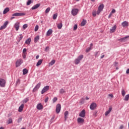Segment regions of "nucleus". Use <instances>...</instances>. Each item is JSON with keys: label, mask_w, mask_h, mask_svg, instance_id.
I'll use <instances>...</instances> for the list:
<instances>
[{"label": "nucleus", "mask_w": 129, "mask_h": 129, "mask_svg": "<svg viewBox=\"0 0 129 129\" xmlns=\"http://www.w3.org/2000/svg\"><path fill=\"white\" fill-rule=\"evenodd\" d=\"M108 96H110V97H111L112 98L113 97V95L112 94H109L108 95Z\"/></svg>", "instance_id": "nucleus-57"}, {"label": "nucleus", "mask_w": 129, "mask_h": 129, "mask_svg": "<svg viewBox=\"0 0 129 129\" xmlns=\"http://www.w3.org/2000/svg\"><path fill=\"white\" fill-rule=\"evenodd\" d=\"M51 10V9H50V8H47L46 9V10H45V14H48V13H49V12H50V10Z\"/></svg>", "instance_id": "nucleus-42"}, {"label": "nucleus", "mask_w": 129, "mask_h": 129, "mask_svg": "<svg viewBox=\"0 0 129 129\" xmlns=\"http://www.w3.org/2000/svg\"><path fill=\"white\" fill-rule=\"evenodd\" d=\"M115 65H117V64H118V62H117V61H115L114 62Z\"/></svg>", "instance_id": "nucleus-63"}, {"label": "nucleus", "mask_w": 129, "mask_h": 129, "mask_svg": "<svg viewBox=\"0 0 129 129\" xmlns=\"http://www.w3.org/2000/svg\"><path fill=\"white\" fill-rule=\"evenodd\" d=\"M78 123H83L84 122V119L82 118H78L77 119Z\"/></svg>", "instance_id": "nucleus-17"}, {"label": "nucleus", "mask_w": 129, "mask_h": 129, "mask_svg": "<svg viewBox=\"0 0 129 129\" xmlns=\"http://www.w3.org/2000/svg\"><path fill=\"white\" fill-rule=\"evenodd\" d=\"M79 63H80V60H79L78 58H76V59L75 60V63L76 65H78V64H79Z\"/></svg>", "instance_id": "nucleus-35"}, {"label": "nucleus", "mask_w": 129, "mask_h": 129, "mask_svg": "<svg viewBox=\"0 0 129 129\" xmlns=\"http://www.w3.org/2000/svg\"><path fill=\"white\" fill-rule=\"evenodd\" d=\"M42 62H43V59H39L36 63L37 67L40 66V65L42 64Z\"/></svg>", "instance_id": "nucleus-24"}, {"label": "nucleus", "mask_w": 129, "mask_h": 129, "mask_svg": "<svg viewBox=\"0 0 129 129\" xmlns=\"http://www.w3.org/2000/svg\"><path fill=\"white\" fill-rule=\"evenodd\" d=\"M55 62H56L55 59H53L51 61V62H49V65H50L51 66H52V65H54V64H55Z\"/></svg>", "instance_id": "nucleus-34"}, {"label": "nucleus", "mask_w": 129, "mask_h": 129, "mask_svg": "<svg viewBox=\"0 0 129 129\" xmlns=\"http://www.w3.org/2000/svg\"><path fill=\"white\" fill-rule=\"evenodd\" d=\"M23 28L24 30H26V29H27L28 28V24H24L23 26Z\"/></svg>", "instance_id": "nucleus-47"}, {"label": "nucleus", "mask_w": 129, "mask_h": 129, "mask_svg": "<svg viewBox=\"0 0 129 129\" xmlns=\"http://www.w3.org/2000/svg\"><path fill=\"white\" fill-rule=\"evenodd\" d=\"M48 100H49V97H47L44 100V102H45V103L48 102Z\"/></svg>", "instance_id": "nucleus-50"}, {"label": "nucleus", "mask_w": 129, "mask_h": 129, "mask_svg": "<svg viewBox=\"0 0 129 129\" xmlns=\"http://www.w3.org/2000/svg\"><path fill=\"white\" fill-rule=\"evenodd\" d=\"M36 108L38 110H41V109H43V105H42V103H38L37 105Z\"/></svg>", "instance_id": "nucleus-13"}, {"label": "nucleus", "mask_w": 129, "mask_h": 129, "mask_svg": "<svg viewBox=\"0 0 129 129\" xmlns=\"http://www.w3.org/2000/svg\"><path fill=\"white\" fill-rule=\"evenodd\" d=\"M62 27H63V24H62V23H60L57 24V28L59 30H61V29H62Z\"/></svg>", "instance_id": "nucleus-26"}, {"label": "nucleus", "mask_w": 129, "mask_h": 129, "mask_svg": "<svg viewBox=\"0 0 129 129\" xmlns=\"http://www.w3.org/2000/svg\"><path fill=\"white\" fill-rule=\"evenodd\" d=\"M57 17H58V14L56 13V14H53V19L56 20V19H57Z\"/></svg>", "instance_id": "nucleus-37"}, {"label": "nucleus", "mask_w": 129, "mask_h": 129, "mask_svg": "<svg viewBox=\"0 0 129 129\" xmlns=\"http://www.w3.org/2000/svg\"><path fill=\"white\" fill-rule=\"evenodd\" d=\"M74 31H76L77 30V24H75L74 26Z\"/></svg>", "instance_id": "nucleus-49"}, {"label": "nucleus", "mask_w": 129, "mask_h": 129, "mask_svg": "<svg viewBox=\"0 0 129 129\" xmlns=\"http://www.w3.org/2000/svg\"><path fill=\"white\" fill-rule=\"evenodd\" d=\"M85 99H84V98H82L80 101V103H81L82 104H83V103H84V101H85Z\"/></svg>", "instance_id": "nucleus-43"}, {"label": "nucleus", "mask_w": 129, "mask_h": 129, "mask_svg": "<svg viewBox=\"0 0 129 129\" xmlns=\"http://www.w3.org/2000/svg\"><path fill=\"white\" fill-rule=\"evenodd\" d=\"M10 123H13V119L10 117L7 121V124H10Z\"/></svg>", "instance_id": "nucleus-30"}, {"label": "nucleus", "mask_w": 129, "mask_h": 129, "mask_svg": "<svg viewBox=\"0 0 129 129\" xmlns=\"http://www.w3.org/2000/svg\"><path fill=\"white\" fill-rule=\"evenodd\" d=\"M45 52H48L49 51V46H46L45 49Z\"/></svg>", "instance_id": "nucleus-51"}, {"label": "nucleus", "mask_w": 129, "mask_h": 129, "mask_svg": "<svg viewBox=\"0 0 129 129\" xmlns=\"http://www.w3.org/2000/svg\"><path fill=\"white\" fill-rule=\"evenodd\" d=\"M103 8H104V6L103 4H101L99 7L97 12V15H99L101 12L103 10Z\"/></svg>", "instance_id": "nucleus-1"}, {"label": "nucleus", "mask_w": 129, "mask_h": 129, "mask_svg": "<svg viewBox=\"0 0 129 129\" xmlns=\"http://www.w3.org/2000/svg\"><path fill=\"white\" fill-rule=\"evenodd\" d=\"M86 23H87L86 20H83L81 23V26L82 27H83V26H85V25L86 24Z\"/></svg>", "instance_id": "nucleus-28"}, {"label": "nucleus", "mask_w": 129, "mask_h": 129, "mask_svg": "<svg viewBox=\"0 0 129 129\" xmlns=\"http://www.w3.org/2000/svg\"><path fill=\"white\" fill-rule=\"evenodd\" d=\"M69 114V112H68V111H66L64 112V120L65 121L67 120V119L68 118Z\"/></svg>", "instance_id": "nucleus-20"}, {"label": "nucleus", "mask_w": 129, "mask_h": 129, "mask_svg": "<svg viewBox=\"0 0 129 129\" xmlns=\"http://www.w3.org/2000/svg\"><path fill=\"white\" fill-rule=\"evenodd\" d=\"M28 101H29V98H26L22 101V102L23 103H27Z\"/></svg>", "instance_id": "nucleus-33"}, {"label": "nucleus", "mask_w": 129, "mask_h": 129, "mask_svg": "<svg viewBox=\"0 0 129 129\" xmlns=\"http://www.w3.org/2000/svg\"><path fill=\"white\" fill-rule=\"evenodd\" d=\"M8 12H10V8H6L5 9H4L3 11V14L6 15V14H7V13H8Z\"/></svg>", "instance_id": "nucleus-25"}, {"label": "nucleus", "mask_w": 129, "mask_h": 129, "mask_svg": "<svg viewBox=\"0 0 129 129\" xmlns=\"http://www.w3.org/2000/svg\"><path fill=\"white\" fill-rule=\"evenodd\" d=\"M26 52H27V48H24L23 50V54H26Z\"/></svg>", "instance_id": "nucleus-52"}, {"label": "nucleus", "mask_w": 129, "mask_h": 129, "mask_svg": "<svg viewBox=\"0 0 129 129\" xmlns=\"http://www.w3.org/2000/svg\"><path fill=\"white\" fill-rule=\"evenodd\" d=\"M61 111V105L60 104H57L56 107V113H59Z\"/></svg>", "instance_id": "nucleus-10"}, {"label": "nucleus", "mask_w": 129, "mask_h": 129, "mask_svg": "<svg viewBox=\"0 0 129 129\" xmlns=\"http://www.w3.org/2000/svg\"><path fill=\"white\" fill-rule=\"evenodd\" d=\"M128 99H129V94L126 95L124 98L123 99V100H124V101H128Z\"/></svg>", "instance_id": "nucleus-29"}, {"label": "nucleus", "mask_w": 129, "mask_h": 129, "mask_svg": "<svg viewBox=\"0 0 129 129\" xmlns=\"http://www.w3.org/2000/svg\"><path fill=\"white\" fill-rule=\"evenodd\" d=\"M21 121H22V118H19L18 120V122H21Z\"/></svg>", "instance_id": "nucleus-55"}, {"label": "nucleus", "mask_w": 129, "mask_h": 129, "mask_svg": "<svg viewBox=\"0 0 129 129\" xmlns=\"http://www.w3.org/2000/svg\"><path fill=\"white\" fill-rule=\"evenodd\" d=\"M115 29H116V25H114L110 29V32L114 33L115 32Z\"/></svg>", "instance_id": "nucleus-19"}, {"label": "nucleus", "mask_w": 129, "mask_h": 129, "mask_svg": "<svg viewBox=\"0 0 129 129\" xmlns=\"http://www.w3.org/2000/svg\"><path fill=\"white\" fill-rule=\"evenodd\" d=\"M123 125L121 124L120 126L119 129H123Z\"/></svg>", "instance_id": "nucleus-58"}, {"label": "nucleus", "mask_w": 129, "mask_h": 129, "mask_svg": "<svg viewBox=\"0 0 129 129\" xmlns=\"http://www.w3.org/2000/svg\"><path fill=\"white\" fill-rule=\"evenodd\" d=\"M41 87V83H38L35 87L33 88V90H32V92H36V91H38V89H39L40 88V87Z\"/></svg>", "instance_id": "nucleus-3"}, {"label": "nucleus", "mask_w": 129, "mask_h": 129, "mask_svg": "<svg viewBox=\"0 0 129 129\" xmlns=\"http://www.w3.org/2000/svg\"><path fill=\"white\" fill-rule=\"evenodd\" d=\"M121 25H122V27H128V22H127V21H124L121 23Z\"/></svg>", "instance_id": "nucleus-21"}, {"label": "nucleus", "mask_w": 129, "mask_h": 129, "mask_svg": "<svg viewBox=\"0 0 129 129\" xmlns=\"http://www.w3.org/2000/svg\"><path fill=\"white\" fill-rule=\"evenodd\" d=\"M22 57L23 59H26V57H27V54L26 53H23Z\"/></svg>", "instance_id": "nucleus-48"}, {"label": "nucleus", "mask_w": 129, "mask_h": 129, "mask_svg": "<svg viewBox=\"0 0 129 129\" xmlns=\"http://www.w3.org/2000/svg\"><path fill=\"white\" fill-rule=\"evenodd\" d=\"M85 110L83 109L80 113H79V116L81 117H85Z\"/></svg>", "instance_id": "nucleus-14"}, {"label": "nucleus", "mask_w": 129, "mask_h": 129, "mask_svg": "<svg viewBox=\"0 0 129 129\" xmlns=\"http://www.w3.org/2000/svg\"><path fill=\"white\" fill-rule=\"evenodd\" d=\"M39 40H40V36H39V35H38L37 36H36L34 38V43H37V42H38V41H39Z\"/></svg>", "instance_id": "nucleus-27"}, {"label": "nucleus", "mask_w": 129, "mask_h": 129, "mask_svg": "<svg viewBox=\"0 0 129 129\" xmlns=\"http://www.w3.org/2000/svg\"><path fill=\"white\" fill-rule=\"evenodd\" d=\"M111 110H112V107H109L108 110H107L105 112V116H107V115H108V114L110 113V112L111 111Z\"/></svg>", "instance_id": "nucleus-16"}, {"label": "nucleus", "mask_w": 129, "mask_h": 129, "mask_svg": "<svg viewBox=\"0 0 129 129\" xmlns=\"http://www.w3.org/2000/svg\"><path fill=\"white\" fill-rule=\"evenodd\" d=\"M40 6H41L40 4H37L32 7L31 10H36V9H38Z\"/></svg>", "instance_id": "nucleus-18"}, {"label": "nucleus", "mask_w": 129, "mask_h": 129, "mask_svg": "<svg viewBox=\"0 0 129 129\" xmlns=\"http://www.w3.org/2000/svg\"><path fill=\"white\" fill-rule=\"evenodd\" d=\"M32 4V0H28L27 3V6H30Z\"/></svg>", "instance_id": "nucleus-45"}, {"label": "nucleus", "mask_w": 129, "mask_h": 129, "mask_svg": "<svg viewBox=\"0 0 129 129\" xmlns=\"http://www.w3.org/2000/svg\"><path fill=\"white\" fill-rule=\"evenodd\" d=\"M9 24V21H6L4 25L0 27V30H4V29H6L8 24Z\"/></svg>", "instance_id": "nucleus-9"}, {"label": "nucleus", "mask_w": 129, "mask_h": 129, "mask_svg": "<svg viewBox=\"0 0 129 129\" xmlns=\"http://www.w3.org/2000/svg\"><path fill=\"white\" fill-rule=\"evenodd\" d=\"M78 12H79L78 9H73L72 10L71 14L72 16H76L78 14Z\"/></svg>", "instance_id": "nucleus-4"}, {"label": "nucleus", "mask_w": 129, "mask_h": 129, "mask_svg": "<svg viewBox=\"0 0 129 129\" xmlns=\"http://www.w3.org/2000/svg\"><path fill=\"white\" fill-rule=\"evenodd\" d=\"M92 47H88V48H87L86 49V52L87 53H88V52H90V51L91 50H92Z\"/></svg>", "instance_id": "nucleus-39"}, {"label": "nucleus", "mask_w": 129, "mask_h": 129, "mask_svg": "<svg viewBox=\"0 0 129 129\" xmlns=\"http://www.w3.org/2000/svg\"><path fill=\"white\" fill-rule=\"evenodd\" d=\"M97 106V104H96V103L93 102L91 104L90 106V108L91 110H94V109L96 108Z\"/></svg>", "instance_id": "nucleus-6"}, {"label": "nucleus", "mask_w": 129, "mask_h": 129, "mask_svg": "<svg viewBox=\"0 0 129 129\" xmlns=\"http://www.w3.org/2000/svg\"><path fill=\"white\" fill-rule=\"evenodd\" d=\"M59 93H60V94H63V93H65V90L63 89H60L59 90Z\"/></svg>", "instance_id": "nucleus-36"}, {"label": "nucleus", "mask_w": 129, "mask_h": 129, "mask_svg": "<svg viewBox=\"0 0 129 129\" xmlns=\"http://www.w3.org/2000/svg\"><path fill=\"white\" fill-rule=\"evenodd\" d=\"M23 109H24V104H21L19 107L18 111L19 112H22L23 111Z\"/></svg>", "instance_id": "nucleus-22"}, {"label": "nucleus", "mask_w": 129, "mask_h": 129, "mask_svg": "<svg viewBox=\"0 0 129 129\" xmlns=\"http://www.w3.org/2000/svg\"><path fill=\"white\" fill-rule=\"evenodd\" d=\"M48 90H49V86H46L42 89L41 93V94H44L45 92H47V91H48Z\"/></svg>", "instance_id": "nucleus-8"}, {"label": "nucleus", "mask_w": 129, "mask_h": 129, "mask_svg": "<svg viewBox=\"0 0 129 129\" xmlns=\"http://www.w3.org/2000/svg\"><path fill=\"white\" fill-rule=\"evenodd\" d=\"M39 57H40V56L37 55V56H36V59H39Z\"/></svg>", "instance_id": "nucleus-64"}, {"label": "nucleus", "mask_w": 129, "mask_h": 129, "mask_svg": "<svg viewBox=\"0 0 129 129\" xmlns=\"http://www.w3.org/2000/svg\"><path fill=\"white\" fill-rule=\"evenodd\" d=\"M77 59H78L80 61H81L82 59H83V55L81 54L77 57Z\"/></svg>", "instance_id": "nucleus-32"}, {"label": "nucleus", "mask_w": 129, "mask_h": 129, "mask_svg": "<svg viewBox=\"0 0 129 129\" xmlns=\"http://www.w3.org/2000/svg\"><path fill=\"white\" fill-rule=\"evenodd\" d=\"M111 16H112V14L110 13L109 14V16H108V18H110V17H111Z\"/></svg>", "instance_id": "nucleus-60"}, {"label": "nucleus", "mask_w": 129, "mask_h": 129, "mask_svg": "<svg viewBox=\"0 0 129 129\" xmlns=\"http://www.w3.org/2000/svg\"><path fill=\"white\" fill-rule=\"evenodd\" d=\"M57 100H58V98L55 97L53 98L52 99V101L53 103H55V102H56V101H57Z\"/></svg>", "instance_id": "nucleus-41"}, {"label": "nucleus", "mask_w": 129, "mask_h": 129, "mask_svg": "<svg viewBox=\"0 0 129 129\" xmlns=\"http://www.w3.org/2000/svg\"><path fill=\"white\" fill-rule=\"evenodd\" d=\"M104 57V54H103V55L101 56L100 58L101 59L103 58V57Z\"/></svg>", "instance_id": "nucleus-61"}, {"label": "nucleus", "mask_w": 129, "mask_h": 129, "mask_svg": "<svg viewBox=\"0 0 129 129\" xmlns=\"http://www.w3.org/2000/svg\"><path fill=\"white\" fill-rule=\"evenodd\" d=\"M126 74H128V73H129V69H127V70L126 71Z\"/></svg>", "instance_id": "nucleus-59"}, {"label": "nucleus", "mask_w": 129, "mask_h": 129, "mask_svg": "<svg viewBox=\"0 0 129 129\" xmlns=\"http://www.w3.org/2000/svg\"><path fill=\"white\" fill-rule=\"evenodd\" d=\"M98 56H99V51L95 52V57L97 58Z\"/></svg>", "instance_id": "nucleus-38"}, {"label": "nucleus", "mask_w": 129, "mask_h": 129, "mask_svg": "<svg viewBox=\"0 0 129 129\" xmlns=\"http://www.w3.org/2000/svg\"><path fill=\"white\" fill-rule=\"evenodd\" d=\"M14 28H15L16 31H19V29H20V23L16 22L14 25Z\"/></svg>", "instance_id": "nucleus-15"}, {"label": "nucleus", "mask_w": 129, "mask_h": 129, "mask_svg": "<svg viewBox=\"0 0 129 129\" xmlns=\"http://www.w3.org/2000/svg\"><path fill=\"white\" fill-rule=\"evenodd\" d=\"M121 93L122 96H124V95H125V91H124L123 89H122Z\"/></svg>", "instance_id": "nucleus-40"}, {"label": "nucleus", "mask_w": 129, "mask_h": 129, "mask_svg": "<svg viewBox=\"0 0 129 129\" xmlns=\"http://www.w3.org/2000/svg\"><path fill=\"white\" fill-rule=\"evenodd\" d=\"M114 13H115V9H113V10L111 11V14H114Z\"/></svg>", "instance_id": "nucleus-56"}, {"label": "nucleus", "mask_w": 129, "mask_h": 129, "mask_svg": "<svg viewBox=\"0 0 129 129\" xmlns=\"http://www.w3.org/2000/svg\"><path fill=\"white\" fill-rule=\"evenodd\" d=\"M31 41H32V39H31V38H29L25 41V44H27V45H29V44H30L31 43Z\"/></svg>", "instance_id": "nucleus-23"}, {"label": "nucleus", "mask_w": 129, "mask_h": 129, "mask_svg": "<svg viewBox=\"0 0 129 129\" xmlns=\"http://www.w3.org/2000/svg\"><path fill=\"white\" fill-rule=\"evenodd\" d=\"M96 15H97V13H96V11H93L92 13V15L93 17H96Z\"/></svg>", "instance_id": "nucleus-46"}, {"label": "nucleus", "mask_w": 129, "mask_h": 129, "mask_svg": "<svg viewBox=\"0 0 129 129\" xmlns=\"http://www.w3.org/2000/svg\"><path fill=\"white\" fill-rule=\"evenodd\" d=\"M38 29H39V26L38 25H36L35 26V29H34L35 32H37V31H38Z\"/></svg>", "instance_id": "nucleus-44"}, {"label": "nucleus", "mask_w": 129, "mask_h": 129, "mask_svg": "<svg viewBox=\"0 0 129 129\" xmlns=\"http://www.w3.org/2000/svg\"><path fill=\"white\" fill-rule=\"evenodd\" d=\"M28 73V70L27 69H24L23 70V75H26Z\"/></svg>", "instance_id": "nucleus-31"}, {"label": "nucleus", "mask_w": 129, "mask_h": 129, "mask_svg": "<svg viewBox=\"0 0 129 129\" xmlns=\"http://www.w3.org/2000/svg\"><path fill=\"white\" fill-rule=\"evenodd\" d=\"M0 86L1 87H5L6 86V80L4 79H0Z\"/></svg>", "instance_id": "nucleus-7"}, {"label": "nucleus", "mask_w": 129, "mask_h": 129, "mask_svg": "<svg viewBox=\"0 0 129 129\" xmlns=\"http://www.w3.org/2000/svg\"><path fill=\"white\" fill-rule=\"evenodd\" d=\"M53 33V30L52 29H49L46 32V37H49L51 36V34Z\"/></svg>", "instance_id": "nucleus-12"}, {"label": "nucleus", "mask_w": 129, "mask_h": 129, "mask_svg": "<svg viewBox=\"0 0 129 129\" xmlns=\"http://www.w3.org/2000/svg\"><path fill=\"white\" fill-rule=\"evenodd\" d=\"M20 36H21L19 38V42L20 41H21V40H22V39H23V36L22 35V34H20Z\"/></svg>", "instance_id": "nucleus-53"}, {"label": "nucleus", "mask_w": 129, "mask_h": 129, "mask_svg": "<svg viewBox=\"0 0 129 129\" xmlns=\"http://www.w3.org/2000/svg\"><path fill=\"white\" fill-rule=\"evenodd\" d=\"M20 82H21V80H20V79H18L16 81L17 84H19V83H20Z\"/></svg>", "instance_id": "nucleus-54"}, {"label": "nucleus", "mask_w": 129, "mask_h": 129, "mask_svg": "<svg viewBox=\"0 0 129 129\" xmlns=\"http://www.w3.org/2000/svg\"><path fill=\"white\" fill-rule=\"evenodd\" d=\"M23 61L21 58L19 59L18 60H17L16 62V67H20L22 64L23 63Z\"/></svg>", "instance_id": "nucleus-2"}, {"label": "nucleus", "mask_w": 129, "mask_h": 129, "mask_svg": "<svg viewBox=\"0 0 129 129\" xmlns=\"http://www.w3.org/2000/svg\"><path fill=\"white\" fill-rule=\"evenodd\" d=\"M129 38V35L125 36V37L121 38L118 40L120 42H126Z\"/></svg>", "instance_id": "nucleus-11"}, {"label": "nucleus", "mask_w": 129, "mask_h": 129, "mask_svg": "<svg viewBox=\"0 0 129 129\" xmlns=\"http://www.w3.org/2000/svg\"><path fill=\"white\" fill-rule=\"evenodd\" d=\"M92 46H93V44L91 43V44H90V47H92Z\"/></svg>", "instance_id": "nucleus-62"}, {"label": "nucleus", "mask_w": 129, "mask_h": 129, "mask_svg": "<svg viewBox=\"0 0 129 129\" xmlns=\"http://www.w3.org/2000/svg\"><path fill=\"white\" fill-rule=\"evenodd\" d=\"M13 17H20L21 16H26L25 13H16L12 15Z\"/></svg>", "instance_id": "nucleus-5"}]
</instances>
